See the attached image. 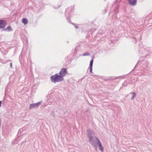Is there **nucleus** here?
Masks as SVG:
<instances>
[{
	"mask_svg": "<svg viewBox=\"0 0 152 152\" xmlns=\"http://www.w3.org/2000/svg\"><path fill=\"white\" fill-rule=\"evenodd\" d=\"M88 137L89 140V143L91 144L94 147H96L98 143V142L100 141L99 139L94 136L92 131L88 129L87 131Z\"/></svg>",
	"mask_w": 152,
	"mask_h": 152,
	"instance_id": "obj_1",
	"label": "nucleus"
},
{
	"mask_svg": "<svg viewBox=\"0 0 152 152\" xmlns=\"http://www.w3.org/2000/svg\"><path fill=\"white\" fill-rule=\"evenodd\" d=\"M50 79L52 82L56 83L63 81L64 78L59 74H56L50 77Z\"/></svg>",
	"mask_w": 152,
	"mask_h": 152,
	"instance_id": "obj_2",
	"label": "nucleus"
},
{
	"mask_svg": "<svg viewBox=\"0 0 152 152\" xmlns=\"http://www.w3.org/2000/svg\"><path fill=\"white\" fill-rule=\"evenodd\" d=\"M68 74L67 71V70L66 68H62L59 72V74L62 77L65 76L66 75Z\"/></svg>",
	"mask_w": 152,
	"mask_h": 152,
	"instance_id": "obj_3",
	"label": "nucleus"
},
{
	"mask_svg": "<svg viewBox=\"0 0 152 152\" xmlns=\"http://www.w3.org/2000/svg\"><path fill=\"white\" fill-rule=\"evenodd\" d=\"M41 102H39L37 103L32 104H30L29 108L30 109L37 108L40 105Z\"/></svg>",
	"mask_w": 152,
	"mask_h": 152,
	"instance_id": "obj_4",
	"label": "nucleus"
},
{
	"mask_svg": "<svg viewBox=\"0 0 152 152\" xmlns=\"http://www.w3.org/2000/svg\"><path fill=\"white\" fill-rule=\"evenodd\" d=\"M72 10V9L71 7H69L67 8L65 12V16L66 17V19L67 20L68 22H70V18L69 16V17H68V16L66 15L67 13L68 14H69V12L70 13L71 12V11Z\"/></svg>",
	"mask_w": 152,
	"mask_h": 152,
	"instance_id": "obj_5",
	"label": "nucleus"
},
{
	"mask_svg": "<svg viewBox=\"0 0 152 152\" xmlns=\"http://www.w3.org/2000/svg\"><path fill=\"white\" fill-rule=\"evenodd\" d=\"M6 22L3 20H0V28H4L5 27Z\"/></svg>",
	"mask_w": 152,
	"mask_h": 152,
	"instance_id": "obj_6",
	"label": "nucleus"
},
{
	"mask_svg": "<svg viewBox=\"0 0 152 152\" xmlns=\"http://www.w3.org/2000/svg\"><path fill=\"white\" fill-rule=\"evenodd\" d=\"M93 59H92L91 61H90V72L91 73H92V66H93Z\"/></svg>",
	"mask_w": 152,
	"mask_h": 152,
	"instance_id": "obj_7",
	"label": "nucleus"
},
{
	"mask_svg": "<svg viewBox=\"0 0 152 152\" xmlns=\"http://www.w3.org/2000/svg\"><path fill=\"white\" fill-rule=\"evenodd\" d=\"M98 145L99 150H100L102 152L104 150L103 148L102 147V144L100 141H99Z\"/></svg>",
	"mask_w": 152,
	"mask_h": 152,
	"instance_id": "obj_8",
	"label": "nucleus"
},
{
	"mask_svg": "<svg viewBox=\"0 0 152 152\" xmlns=\"http://www.w3.org/2000/svg\"><path fill=\"white\" fill-rule=\"evenodd\" d=\"M4 30L6 31H12V29L11 27L10 26H9L7 28L4 29Z\"/></svg>",
	"mask_w": 152,
	"mask_h": 152,
	"instance_id": "obj_9",
	"label": "nucleus"
},
{
	"mask_svg": "<svg viewBox=\"0 0 152 152\" xmlns=\"http://www.w3.org/2000/svg\"><path fill=\"white\" fill-rule=\"evenodd\" d=\"M22 22L25 25L27 24L28 22L27 20L25 18H23L22 19Z\"/></svg>",
	"mask_w": 152,
	"mask_h": 152,
	"instance_id": "obj_10",
	"label": "nucleus"
},
{
	"mask_svg": "<svg viewBox=\"0 0 152 152\" xmlns=\"http://www.w3.org/2000/svg\"><path fill=\"white\" fill-rule=\"evenodd\" d=\"M129 4L132 5H133V0H128Z\"/></svg>",
	"mask_w": 152,
	"mask_h": 152,
	"instance_id": "obj_11",
	"label": "nucleus"
},
{
	"mask_svg": "<svg viewBox=\"0 0 152 152\" xmlns=\"http://www.w3.org/2000/svg\"><path fill=\"white\" fill-rule=\"evenodd\" d=\"M90 54L88 52H86L82 55L83 56H89Z\"/></svg>",
	"mask_w": 152,
	"mask_h": 152,
	"instance_id": "obj_12",
	"label": "nucleus"
},
{
	"mask_svg": "<svg viewBox=\"0 0 152 152\" xmlns=\"http://www.w3.org/2000/svg\"><path fill=\"white\" fill-rule=\"evenodd\" d=\"M137 0H134V5L136 4Z\"/></svg>",
	"mask_w": 152,
	"mask_h": 152,
	"instance_id": "obj_13",
	"label": "nucleus"
},
{
	"mask_svg": "<svg viewBox=\"0 0 152 152\" xmlns=\"http://www.w3.org/2000/svg\"><path fill=\"white\" fill-rule=\"evenodd\" d=\"M10 67L11 68H12V63H10Z\"/></svg>",
	"mask_w": 152,
	"mask_h": 152,
	"instance_id": "obj_14",
	"label": "nucleus"
},
{
	"mask_svg": "<svg viewBox=\"0 0 152 152\" xmlns=\"http://www.w3.org/2000/svg\"><path fill=\"white\" fill-rule=\"evenodd\" d=\"M1 101H0V107H1Z\"/></svg>",
	"mask_w": 152,
	"mask_h": 152,
	"instance_id": "obj_15",
	"label": "nucleus"
},
{
	"mask_svg": "<svg viewBox=\"0 0 152 152\" xmlns=\"http://www.w3.org/2000/svg\"><path fill=\"white\" fill-rule=\"evenodd\" d=\"M133 99V95L132 96V97L131 98V99Z\"/></svg>",
	"mask_w": 152,
	"mask_h": 152,
	"instance_id": "obj_16",
	"label": "nucleus"
},
{
	"mask_svg": "<svg viewBox=\"0 0 152 152\" xmlns=\"http://www.w3.org/2000/svg\"><path fill=\"white\" fill-rule=\"evenodd\" d=\"M75 28H78V27L77 26H75Z\"/></svg>",
	"mask_w": 152,
	"mask_h": 152,
	"instance_id": "obj_17",
	"label": "nucleus"
}]
</instances>
